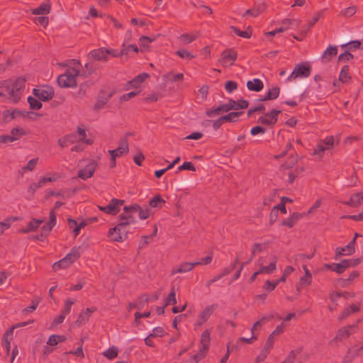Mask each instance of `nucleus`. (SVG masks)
<instances>
[{
  "label": "nucleus",
  "mask_w": 363,
  "mask_h": 363,
  "mask_svg": "<svg viewBox=\"0 0 363 363\" xmlns=\"http://www.w3.org/2000/svg\"><path fill=\"white\" fill-rule=\"evenodd\" d=\"M134 213H138L140 219L145 220L153 213V211L147 206L142 207L138 204L124 206L123 212L119 216L118 224L108 231V236L111 240L123 242L127 238L129 226L137 222L133 216Z\"/></svg>",
  "instance_id": "nucleus-1"
},
{
  "label": "nucleus",
  "mask_w": 363,
  "mask_h": 363,
  "mask_svg": "<svg viewBox=\"0 0 363 363\" xmlns=\"http://www.w3.org/2000/svg\"><path fill=\"white\" fill-rule=\"evenodd\" d=\"M25 87V79L18 78L15 81H4L0 84V96L6 94L12 103H17L23 95Z\"/></svg>",
  "instance_id": "nucleus-2"
},
{
  "label": "nucleus",
  "mask_w": 363,
  "mask_h": 363,
  "mask_svg": "<svg viewBox=\"0 0 363 363\" xmlns=\"http://www.w3.org/2000/svg\"><path fill=\"white\" fill-rule=\"evenodd\" d=\"M79 62L76 60L69 63L67 72L57 78V83L60 86L67 88L76 86V77L79 75Z\"/></svg>",
  "instance_id": "nucleus-3"
},
{
  "label": "nucleus",
  "mask_w": 363,
  "mask_h": 363,
  "mask_svg": "<svg viewBox=\"0 0 363 363\" xmlns=\"http://www.w3.org/2000/svg\"><path fill=\"white\" fill-rule=\"evenodd\" d=\"M81 252L82 250L80 247H75L72 248L64 258L53 264V269L57 271L60 269H66L69 267L76 259L80 257Z\"/></svg>",
  "instance_id": "nucleus-4"
},
{
  "label": "nucleus",
  "mask_w": 363,
  "mask_h": 363,
  "mask_svg": "<svg viewBox=\"0 0 363 363\" xmlns=\"http://www.w3.org/2000/svg\"><path fill=\"white\" fill-rule=\"evenodd\" d=\"M277 260L278 258L276 256L260 258L257 262L259 272L267 274L273 273L277 269Z\"/></svg>",
  "instance_id": "nucleus-5"
},
{
  "label": "nucleus",
  "mask_w": 363,
  "mask_h": 363,
  "mask_svg": "<svg viewBox=\"0 0 363 363\" xmlns=\"http://www.w3.org/2000/svg\"><path fill=\"white\" fill-rule=\"evenodd\" d=\"M76 141H82L83 143L87 144L91 143V140L86 139L85 130L82 128H79L77 133L60 138L58 140V143L61 147H64L67 146L69 144Z\"/></svg>",
  "instance_id": "nucleus-6"
},
{
  "label": "nucleus",
  "mask_w": 363,
  "mask_h": 363,
  "mask_svg": "<svg viewBox=\"0 0 363 363\" xmlns=\"http://www.w3.org/2000/svg\"><path fill=\"white\" fill-rule=\"evenodd\" d=\"M311 74V67L308 63L298 64L293 72L287 77L286 82H294L296 79L306 78Z\"/></svg>",
  "instance_id": "nucleus-7"
},
{
  "label": "nucleus",
  "mask_w": 363,
  "mask_h": 363,
  "mask_svg": "<svg viewBox=\"0 0 363 363\" xmlns=\"http://www.w3.org/2000/svg\"><path fill=\"white\" fill-rule=\"evenodd\" d=\"M33 96L41 101L50 100L54 96V89L48 85H41L33 89Z\"/></svg>",
  "instance_id": "nucleus-8"
},
{
  "label": "nucleus",
  "mask_w": 363,
  "mask_h": 363,
  "mask_svg": "<svg viewBox=\"0 0 363 363\" xmlns=\"http://www.w3.org/2000/svg\"><path fill=\"white\" fill-rule=\"evenodd\" d=\"M84 161H79L78 165L82 167V169L79 171L78 177L82 179H86L91 177L94 173V171L97 167V163L94 160H86V164L84 167H82Z\"/></svg>",
  "instance_id": "nucleus-9"
},
{
  "label": "nucleus",
  "mask_w": 363,
  "mask_h": 363,
  "mask_svg": "<svg viewBox=\"0 0 363 363\" xmlns=\"http://www.w3.org/2000/svg\"><path fill=\"white\" fill-rule=\"evenodd\" d=\"M214 307L213 306H208L205 307L199 313L198 317L194 324V329L197 330L205 323L213 313Z\"/></svg>",
  "instance_id": "nucleus-10"
},
{
  "label": "nucleus",
  "mask_w": 363,
  "mask_h": 363,
  "mask_svg": "<svg viewBox=\"0 0 363 363\" xmlns=\"http://www.w3.org/2000/svg\"><path fill=\"white\" fill-rule=\"evenodd\" d=\"M123 202L124 201L123 200L114 199H112L111 201V202L106 206H99V208L101 211H103L106 213L111 214V215H116V213H118L119 212L121 207L123 205Z\"/></svg>",
  "instance_id": "nucleus-11"
},
{
  "label": "nucleus",
  "mask_w": 363,
  "mask_h": 363,
  "mask_svg": "<svg viewBox=\"0 0 363 363\" xmlns=\"http://www.w3.org/2000/svg\"><path fill=\"white\" fill-rule=\"evenodd\" d=\"M28 112L19 109H7L3 111L2 116L4 122L7 123L11 120H16L21 117L25 118L28 115Z\"/></svg>",
  "instance_id": "nucleus-12"
},
{
  "label": "nucleus",
  "mask_w": 363,
  "mask_h": 363,
  "mask_svg": "<svg viewBox=\"0 0 363 363\" xmlns=\"http://www.w3.org/2000/svg\"><path fill=\"white\" fill-rule=\"evenodd\" d=\"M236 58L237 52L233 50H228L222 53L220 62L223 66L228 67L233 65Z\"/></svg>",
  "instance_id": "nucleus-13"
},
{
  "label": "nucleus",
  "mask_w": 363,
  "mask_h": 363,
  "mask_svg": "<svg viewBox=\"0 0 363 363\" xmlns=\"http://www.w3.org/2000/svg\"><path fill=\"white\" fill-rule=\"evenodd\" d=\"M355 252L354 240L350 241L347 245L343 247H337L335 249V258L341 256L352 255Z\"/></svg>",
  "instance_id": "nucleus-14"
},
{
  "label": "nucleus",
  "mask_w": 363,
  "mask_h": 363,
  "mask_svg": "<svg viewBox=\"0 0 363 363\" xmlns=\"http://www.w3.org/2000/svg\"><path fill=\"white\" fill-rule=\"evenodd\" d=\"M294 23H295L296 26H298L300 21L286 18L282 21V26L274 30L267 32L265 33V35L269 36H274L277 33H280L288 30L289 28V26Z\"/></svg>",
  "instance_id": "nucleus-15"
},
{
  "label": "nucleus",
  "mask_w": 363,
  "mask_h": 363,
  "mask_svg": "<svg viewBox=\"0 0 363 363\" xmlns=\"http://www.w3.org/2000/svg\"><path fill=\"white\" fill-rule=\"evenodd\" d=\"M149 77V74L143 73L135 77L133 80L128 82L126 84L125 89H138L140 87L142 83Z\"/></svg>",
  "instance_id": "nucleus-16"
},
{
  "label": "nucleus",
  "mask_w": 363,
  "mask_h": 363,
  "mask_svg": "<svg viewBox=\"0 0 363 363\" xmlns=\"http://www.w3.org/2000/svg\"><path fill=\"white\" fill-rule=\"evenodd\" d=\"M128 143L125 140H123L119 147L114 150H108V153L111 155V157L112 160H116V159L118 157H121L123 154L128 152Z\"/></svg>",
  "instance_id": "nucleus-17"
},
{
  "label": "nucleus",
  "mask_w": 363,
  "mask_h": 363,
  "mask_svg": "<svg viewBox=\"0 0 363 363\" xmlns=\"http://www.w3.org/2000/svg\"><path fill=\"white\" fill-rule=\"evenodd\" d=\"M55 224H56L55 216L54 215L53 212H51L50 213V220L47 225L42 227L40 236L36 235V236L33 237V238L35 240H40L41 237L46 236L48 234V233L52 230L53 226L55 225Z\"/></svg>",
  "instance_id": "nucleus-18"
},
{
  "label": "nucleus",
  "mask_w": 363,
  "mask_h": 363,
  "mask_svg": "<svg viewBox=\"0 0 363 363\" xmlns=\"http://www.w3.org/2000/svg\"><path fill=\"white\" fill-rule=\"evenodd\" d=\"M279 111H272L271 113L261 116L259 118V122L267 125H272L277 122V115L279 113Z\"/></svg>",
  "instance_id": "nucleus-19"
},
{
  "label": "nucleus",
  "mask_w": 363,
  "mask_h": 363,
  "mask_svg": "<svg viewBox=\"0 0 363 363\" xmlns=\"http://www.w3.org/2000/svg\"><path fill=\"white\" fill-rule=\"evenodd\" d=\"M89 57L96 60H107L106 56V48H99L97 50H94L91 51L89 55Z\"/></svg>",
  "instance_id": "nucleus-20"
},
{
  "label": "nucleus",
  "mask_w": 363,
  "mask_h": 363,
  "mask_svg": "<svg viewBox=\"0 0 363 363\" xmlns=\"http://www.w3.org/2000/svg\"><path fill=\"white\" fill-rule=\"evenodd\" d=\"M361 352H363V344L350 349L344 358V362L348 363L351 362L354 357L359 355Z\"/></svg>",
  "instance_id": "nucleus-21"
},
{
  "label": "nucleus",
  "mask_w": 363,
  "mask_h": 363,
  "mask_svg": "<svg viewBox=\"0 0 363 363\" xmlns=\"http://www.w3.org/2000/svg\"><path fill=\"white\" fill-rule=\"evenodd\" d=\"M27 134L28 132L26 129L19 126L13 128L10 132V136L12 142L19 140L21 137L26 135Z\"/></svg>",
  "instance_id": "nucleus-22"
},
{
  "label": "nucleus",
  "mask_w": 363,
  "mask_h": 363,
  "mask_svg": "<svg viewBox=\"0 0 363 363\" xmlns=\"http://www.w3.org/2000/svg\"><path fill=\"white\" fill-rule=\"evenodd\" d=\"M264 9V3H259L255 6L252 9H247L242 16L244 17L247 16H250L252 17H257L259 16L260 13H262Z\"/></svg>",
  "instance_id": "nucleus-23"
},
{
  "label": "nucleus",
  "mask_w": 363,
  "mask_h": 363,
  "mask_svg": "<svg viewBox=\"0 0 363 363\" xmlns=\"http://www.w3.org/2000/svg\"><path fill=\"white\" fill-rule=\"evenodd\" d=\"M95 308H86L84 311L79 314V318L76 321V324L79 325L86 323L88 321L91 314L95 311Z\"/></svg>",
  "instance_id": "nucleus-24"
},
{
  "label": "nucleus",
  "mask_w": 363,
  "mask_h": 363,
  "mask_svg": "<svg viewBox=\"0 0 363 363\" xmlns=\"http://www.w3.org/2000/svg\"><path fill=\"white\" fill-rule=\"evenodd\" d=\"M350 79V75L349 74V67L345 65L343 66L340 70L339 74V79L337 81H335L333 82L334 86H338V83L340 82L342 83H345Z\"/></svg>",
  "instance_id": "nucleus-25"
},
{
  "label": "nucleus",
  "mask_w": 363,
  "mask_h": 363,
  "mask_svg": "<svg viewBox=\"0 0 363 363\" xmlns=\"http://www.w3.org/2000/svg\"><path fill=\"white\" fill-rule=\"evenodd\" d=\"M43 223V220L40 219H33L27 225L26 228L21 230V233H28L35 231Z\"/></svg>",
  "instance_id": "nucleus-26"
},
{
  "label": "nucleus",
  "mask_w": 363,
  "mask_h": 363,
  "mask_svg": "<svg viewBox=\"0 0 363 363\" xmlns=\"http://www.w3.org/2000/svg\"><path fill=\"white\" fill-rule=\"evenodd\" d=\"M263 83L259 79H253L247 82V87L250 91H259L263 89Z\"/></svg>",
  "instance_id": "nucleus-27"
},
{
  "label": "nucleus",
  "mask_w": 363,
  "mask_h": 363,
  "mask_svg": "<svg viewBox=\"0 0 363 363\" xmlns=\"http://www.w3.org/2000/svg\"><path fill=\"white\" fill-rule=\"evenodd\" d=\"M210 342V331L208 330H204L201 335L200 340V345L202 347V351H208V345Z\"/></svg>",
  "instance_id": "nucleus-28"
},
{
  "label": "nucleus",
  "mask_w": 363,
  "mask_h": 363,
  "mask_svg": "<svg viewBox=\"0 0 363 363\" xmlns=\"http://www.w3.org/2000/svg\"><path fill=\"white\" fill-rule=\"evenodd\" d=\"M164 203L165 201L160 195H156L150 200L149 207L150 208H161Z\"/></svg>",
  "instance_id": "nucleus-29"
},
{
  "label": "nucleus",
  "mask_w": 363,
  "mask_h": 363,
  "mask_svg": "<svg viewBox=\"0 0 363 363\" xmlns=\"http://www.w3.org/2000/svg\"><path fill=\"white\" fill-rule=\"evenodd\" d=\"M50 11V6L48 2L42 4L39 7L31 10L32 13L35 15H46Z\"/></svg>",
  "instance_id": "nucleus-30"
},
{
  "label": "nucleus",
  "mask_w": 363,
  "mask_h": 363,
  "mask_svg": "<svg viewBox=\"0 0 363 363\" xmlns=\"http://www.w3.org/2000/svg\"><path fill=\"white\" fill-rule=\"evenodd\" d=\"M337 53V48L335 46L328 47L324 53L323 54L322 58L324 62L330 61L331 57L336 55Z\"/></svg>",
  "instance_id": "nucleus-31"
},
{
  "label": "nucleus",
  "mask_w": 363,
  "mask_h": 363,
  "mask_svg": "<svg viewBox=\"0 0 363 363\" xmlns=\"http://www.w3.org/2000/svg\"><path fill=\"white\" fill-rule=\"evenodd\" d=\"M350 328H344L339 330L336 337L330 342V345H333L336 340H342L348 337L350 335Z\"/></svg>",
  "instance_id": "nucleus-32"
},
{
  "label": "nucleus",
  "mask_w": 363,
  "mask_h": 363,
  "mask_svg": "<svg viewBox=\"0 0 363 363\" xmlns=\"http://www.w3.org/2000/svg\"><path fill=\"white\" fill-rule=\"evenodd\" d=\"M363 200V193L359 192L357 194H353L350 201L346 202L345 203L352 206H357L360 204L361 201Z\"/></svg>",
  "instance_id": "nucleus-33"
},
{
  "label": "nucleus",
  "mask_w": 363,
  "mask_h": 363,
  "mask_svg": "<svg viewBox=\"0 0 363 363\" xmlns=\"http://www.w3.org/2000/svg\"><path fill=\"white\" fill-rule=\"evenodd\" d=\"M113 93L108 94H101L95 104L96 109H100L102 106L108 101V100L112 96Z\"/></svg>",
  "instance_id": "nucleus-34"
},
{
  "label": "nucleus",
  "mask_w": 363,
  "mask_h": 363,
  "mask_svg": "<svg viewBox=\"0 0 363 363\" xmlns=\"http://www.w3.org/2000/svg\"><path fill=\"white\" fill-rule=\"evenodd\" d=\"M118 352L116 347L111 346L103 352V355L108 359H113L118 356Z\"/></svg>",
  "instance_id": "nucleus-35"
},
{
  "label": "nucleus",
  "mask_w": 363,
  "mask_h": 363,
  "mask_svg": "<svg viewBox=\"0 0 363 363\" xmlns=\"http://www.w3.org/2000/svg\"><path fill=\"white\" fill-rule=\"evenodd\" d=\"M312 281V275H304L301 277L299 279V282L297 285V291H299L300 289L303 287L307 286L311 284Z\"/></svg>",
  "instance_id": "nucleus-36"
},
{
  "label": "nucleus",
  "mask_w": 363,
  "mask_h": 363,
  "mask_svg": "<svg viewBox=\"0 0 363 363\" xmlns=\"http://www.w3.org/2000/svg\"><path fill=\"white\" fill-rule=\"evenodd\" d=\"M333 270L338 274H342L347 268L349 267L347 259H344L340 263L333 264Z\"/></svg>",
  "instance_id": "nucleus-37"
},
{
  "label": "nucleus",
  "mask_w": 363,
  "mask_h": 363,
  "mask_svg": "<svg viewBox=\"0 0 363 363\" xmlns=\"http://www.w3.org/2000/svg\"><path fill=\"white\" fill-rule=\"evenodd\" d=\"M65 340V337L62 335H52L49 337L47 344L49 346H55L59 342H63Z\"/></svg>",
  "instance_id": "nucleus-38"
},
{
  "label": "nucleus",
  "mask_w": 363,
  "mask_h": 363,
  "mask_svg": "<svg viewBox=\"0 0 363 363\" xmlns=\"http://www.w3.org/2000/svg\"><path fill=\"white\" fill-rule=\"evenodd\" d=\"M28 102L31 109L39 110L42 108V103L35 96H28Z\"/></svg>",
  "instance_id": "nucleus-39"
},
{
  "label": "nucleus",
  "mask_w": 363,
  "mask_h": 363,
  "mask_svg": "<svg viewBox=\"0 0 363 363\" xmlns=\"http://www.w3.org/2000/svg\"><path fill=\"white\" fill-rule=\"evenodd\" d=\"M39 159L38 157H35L30 160L23 167L22 170L23 172L33 171L37 164L38 163Z\"/></svg>",
  "instance_id": "nucleus-40"
},
{
  "label": "nucleus",
  "mask_w": 363,
  "mask_h": 363,
  "mask_svg": "<svg viewBox=\"0 0 363 363\" xmlns=\"http://www.w3.org/2000/svg\"><path fill=\"white\" fill-rule=\"evenodd\" d=\"M13 333L12 330H9L4 335L3 346L6 350L7 352H9L11 347V341L12 340Z\"/></svg>",
  "instance_id": "nucleus-41"
},
{
  "label": "nucleus",
  "mask_w": 363,
  "mask_h": 363,
  "mask_svg": "<svg viewBox=\"0 0 363 363\" xmlns=\"http://www.w3.org/2000/svg\"><path fill=\"white\" fill-rule=\"evenodd\" d=\"M198 36L197 33H194L191 34L189 33H184L180 35L179 39L181 41H182L184 44H189L194 41Z\"/></svg>",
  "instance_id": "nucleus-42"
},
{
  "label": "nucleus",
  "mask_w": 363,
  "mask_h": 363,
  "mask_svg": "<svg viewBox=\"0 0 363 363\" xmlns=\"http://www.w3.org/2000/svg\"><path fill=\"white\" fill-rule=\"evenodd\" d=\"M57 179L58 176L57 174H49L48 175L40 177V184H42L43 186L44 185H45L46 183L55 182Z\"/></svg>",
  "instance_id": "nucleus-43"
},
{
  "label": "nucleus",
  "mask_w": 363,
  "mask_h": 363,
  "mask_svg": "<svg viewBox=\"0 0 363 363\" xmlns=\"http://www.w3.org/2000/svg\"><path fill=\"white\" fill-rule=\"evenodd\" d=\"M75 301L71 298H67L64 301L63 309L62 311V314L65 316L70 313L72 306L74 304Z\"/></svg>",
  "instance_id": "nucleus-44"
},
{
  "label": "nucleus",
  "mask_w": 363,
  "mask_h": 363,
  "mask_svg": "<svg viewBox=\"0 0 363 363\" xmlns=\"http://www.w3.org/2000/svg\"><path fill=\"white\" fill-rule=\"evenodd\" d=\"M192 269V265L190 262H185L182 264L178 268L174 269L173 274L176 273H185Z\"/></svg>",
  "instance_id": "nucleus-45"
},
{
  "label": "nucleus",
  "mask_w": 363,
  "mask_h": 363,
  "mask_svg": "<svg viewBox=\"0 0 363 363\" xmlns=\"http://www.w3.org/2000/svg\"><path fill=\"white\" fill-rule=\"evenodd\" d=\"M361 45V43L359 40H354L348 43L344 44L341 45L342 48H348V51H354V50L359 48Z\"/></svg>",
  "instance_id": "nucleus-46"
},
{
  "label": "nucleus",
  "mask_w": 363,
  "mask_h": 363,
  "mask_svg": "<svg viewBox=\"0 0 363 363\" xmlns=\"http://www.w3.org/2000/svg\"><path fill=\"white\" fill-rule=\"evenodd\" d=\"M320 143L323 145L324 151L330 150L335 145V140L333 137H328L325 138L324 140L321 141Z\"/></svg>",
  "instance_id": "nucleus-47"
},
{
  "label": "nucleus",
  "mask_w": 363,
  "mask_h": 363,
  "mask_svg": "<svg viewBox=\"0 0 363 363\" xmlns=\"http://www.w3.org/2000/svg\"><path fill=\"white\" fill-rule=\"evenodd\" d=\"M177 54L183 59L191 60L194 58L195 56L189 51L186 49H180L177 51Z\"/></svg>",
  "instance_id": "nucleus-48"
},
{
  "label": "nucleus",
  "mask_w": 363,
  "mask_h": 363,
  "mask_svg": "<svg viewBox=\"0 0 363 363\" xmlns=\"http://www.w3.org/2000/svg\"><path fill=\"white\" fill-rule=\"evenodd\" d=\"M294 271V269L291 267L288 266L285 268L283 272V275H281V277L279 279H277V282L279 284L281 282H285L286 280L287 277L292 273Z\"/></svg>",
  "instance_id": "nucleus-49"
},
{
  "label": "nucleus",
  "mask_w": 363,
  "mask_h": 363,
  "mask_svg": "<svg viewBox=\"0 0 363 363\" xmlns=\"http://www.w3.org/2000/svg\"><path fill=\"white\" fill-rule=\"evenodd\" d=\"M279 94V89L278 87H273L268 91L267 96L263 99V100L266 99H274L278 97Z\"/></svg>",
  "instance_id": "nucleus-50"
},
{
  "label": "nucleus",
  "mask_w": 363,
  "mask_h": 363,
  "mask_svg": "<svg viewBox=\"0 0 363 363\" xmlns=\"http://www.w3.org/2000/svg\"><path fill=\"white\" fill-rule=\"evenodd\" d=\"M267 317H262L261 319L254 323L251 328L252 335H255V332L260 328L262 325L266 322Z\"/></svg>",
  "instance_id": "nucleus-51"
},
{
  "label": "nucleus",
  "mask_w": 363,
  "mask_h": 363,
  "mask_svg": "<svg viewBox=\"0 0 363 363\" xmlns=\"http://www.w3.org/2000/svg\"><path fill=\"white\" fill-rule=\"evenodd\" d=\"M239 115H240V113H238V112H232L226 116H223V120H224L225 122V121L234 122V121H237Z\"/></svg>",
  "instance_id": "nucleus-52"
},
{
  "label": "nucleus",
  "mask_w": 363,
  "mask_h": 363,
  "mask_svg": "<svg viewBox=\"0 0 363 363\" xmlns=\"http://www.w3.org/2000/svg\"><path fill=\"white\" fill-rule=\"evenodd\" d=\"M232 29L233 31L238 35L245 38H250L251 36V33L250 31V28L249 27L247 30L245 31H240L235 27H232Z\"/></svg>",
  "instance_id": "nucleus-53"
},
{
  "label": "nucleus",
  "mask_w": 363,
  "mask_h": 363,
  "mask_svg": "<svg viewBox=\"0 0 363 363\" xmlns=\"http://www.w3.org/2000/svg\"><path fill=\"white\" fill-rule=\"evenodd\" d=\"M132 50L133 51H134L135 52H138V48L136 45H128V46H125V43L123 44V48L120 52V55H126L128 51V50Z\"/></svg>",
  "instance_id": "nucleus-54"
},
{
  "label": "nucleus",
  "mask_w": 363,
  "mask_h": 363,
  "mask_svg": "<svg viewBox=\"0 0 363 363\" xmlns=\"http://www.w3.org/2000/svg\"><path fill=\"white\" fill-rule=\"evenodd\" d=\"M154 40H155L154 38H149V37H147V36H142L140 38V46H142L144 48H148V45L150 43L153 42Z\"/></svg>",
  "instance_id": "nucleus-55"
},
{
  "label": "nucleus",
  "mask_w": 363,
  "mask_h": 363,
  "mask_svg": "<svg viewBox=\"0 0 363 363\" xmlns=\"http://www.w3.org/2000/svg\"><path fill=\"white\" fill-rule=\"evenodd\" d=\"M357 11V7L354 6H350L342 11V15L346 17L353 16Z\"/></svg>",
  "instance_id": "nucleus-56"
},
{
  "label": "nucleus",
  "mask_w": 363,
  "mask_h": 363,
  "mask_svg": "<svg viewBox=\"0 0 363 363\" xmlns=\"http://www.w3.org/2000/svg\"><path fill=\"white\" fill-rule=\"evenodd\" d=\"M354 56L350 52V51H345L338 57V60L340 62H348L352 60Z\"/></svg>",
  "instance_id": "nucleus-57"
},
{
  "label": "nucleus",
  "mask_w": 363,
  "mask_h": 363,
  "mask_svg": "<svg viewBox=\"0 0 363 363\" xmlns=\"http://www.w3.org/2000/svg\"><path fill=\"white\" fill-rule=\"evenodd\" d=\"M177 303L176 294L174 289H172V292L168 295L166 299V305L169 304H175Z\"/></svg>",
  "instance_id": "nucleus-58"
},
{
  "label": "nucleus",
  "mask_w": 363,
  "mask_h": 363,
  "mask_svg": "<svg viewBox=\"0 0 363 363\" xmlns=\"http://www.w3.org/2000/svg\"><path fill=\"white\" fill-rule=\"evenodd\" d=\"M68 225L69 227L73 230L75 236H77L79 234L78 223L74 220L69 219Z\"/></svg>",
  "instance_id": "nucleus-59"
},
{
  "label": "nucleus",
  "mask_w": 363,
  "mask_h": 363,
  "mask_svg": "<svg viewBox=\"0 0 363 363\" xmlns=\"http://www.w3.org/2000/svg\"><path fill=\"white\" fill-rule=\"evenodd\" d=\"M298 217H299L298 214L294 213L292 217L289 218V219L286 220L284 222V225H285L289 228H291L294 225L295 220H297L298 218Z\"/></svg>",
  "instance_id": "nucleus-60"
},
{
  "label": "nucleus",
  "mask_w": 363,
  "mask_h": 363,
  "mask_svg": "<svg viewBox=\"0 0 363 363\" xmlns=\"http://www.w3.org/2000/svg\"><path fill=\"white\" fill-rule=\"evenodd\" d=\"M140 91H131L128 94H123L121 96L120 98V100L121 101H128L130 99L137 96L138 94H140Z\"/></svg>",
  "instance_id": "nucleus-61"
},
{
  "label": "nucleus",
  "mask_w": 363,
  "mask_h": 363,
  "mask_svg": "<svg viewBox=\"0 0 363 363\" xmlns=\"http://www.w3.org/2000/svg\"><path fill=\"white\" fill-rule=\"evenodd\" d=\"M324 152L323 145L322 143H318L313 154L320 158L323 155Z\"/></svg>",
  "instance_id": "nucleus-62"
},
{
  "label": "nucleus",
  "mask_w": 363,
  "mask_h": 363,
  "mask_svg": "<svg viewBox=\"0 0 363 363\" xmlns=\"http://www.w3.org/2000/svg\"><path fill=\"white\" fill-rule=\"evenodd\" d=\"M278 284H279V283L277 282V280L274 282H272L269 280H267L265 282L264 289L267 291H272L277 287V286Z\"/></svg>",
  "instance_id": "nucleus-63"
},
{
  "label": "nucleus",
  "mask_w": 363,
  "mask_h": 363,
  "mask_svg": "<svg viewBox=\"0 0 363 363\" xmlns=\"http://www.w3.org/2000/svg\"><path fill=\"white\" fill-rule=\"evenodd\" d=\"M34 21L36 24H38V25L45 27L48 23V17H45V16H40V17L35 18L34 19Z\"/></svg>",
  "instance_id": "nucleus-64"
}]
</instances>
